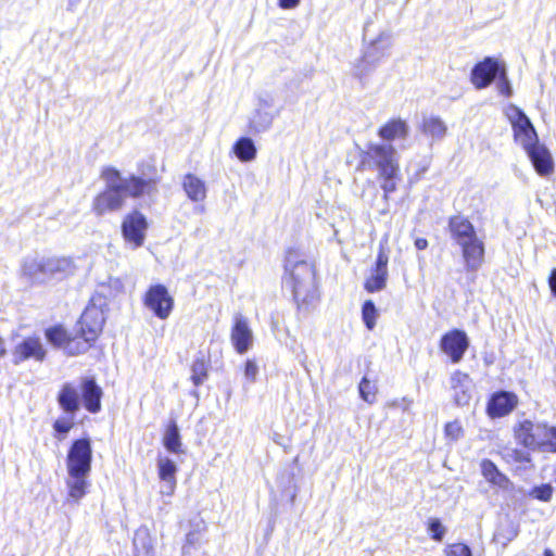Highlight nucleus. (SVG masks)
Returning a JSON list of instances; mask_svg holds the SVG:
<instances>
[{
	"label": "nucleus",
	"mask_w": 556,
	"mask_h": 556,
	"mask_svg": "<svg viewBox=\"0 0 556 556\" xmlns=\"http://www.w3.org/2000/svg\"><path fill=\"white\" fill-rule=\"evenodd\" d=\"M102 177L106 188L92 201V211L97 216L122 210L126 197L139 198L143 194H154L157 191V179L155 178H143L135 175L124 177L115 168L105 169Z\"/></svg>",
	"instance_id": "f257e3e1"
},
{
	"label": "nucleus",
	"mask_w": 556,
	"mask_h": 556,
	"mask_svg": "<svg viewBox=\"0 0 556 556\" xmlns=\"http://www.w3.org/2000/svg\"><path fill=\"white\" fill-rule=\"evenodd\" d=\"M283 283L292 291L299 308L309 311L318 301L316 271L312 263L298 252L286 256Z\"/></svg>",
	"instance_id": "f03ea898"
},
{
	"label": "nucleus",
	"mask_w": 556,
	"mask_h": 556,
	"mask_svg": "<svg viewBox=\"0 0 556 556\" xmlns=\"http://www.w3.org/2000/svg\"><path fill=\"white\" fill-rule=\"evenodd\" d=\"M361 155L363 165L377 170L383 198L387 200L389 194L396 190L401 180L397 150L388 142L369 143Z\"/></svg>",
	"instance_id": "7ed1b4c3"
},
{
	"label": "nucleus",
	"mask_w": 556,
	"mask_h": 556,
	"mask_svg": "<svg viewBox=\"0 0 556 556\" xmlns=\"http://www.w3.org/2000/svg\"><path fill=\"white\" fill-rule=\"evenodd\" d=\"M518 443L533 451L556 452V428L542 422L522 420L514 429Z\"/></svg>",
	"instance_id": "20e7f679"
},
{
	"label": "nucleus",
	"mask_w": 556,
	"mask_h": 556,
	"mask_svg": "<svg viewBox=\"0 0 556 556\" xmlns=\"http://www.w3.org/2000/svg\"><path fill=\"white\" fill-rule=\"evenodd\" d=\"M102 303L91 302L83 312L78 321L77 332L87 341L94 342L102 331L105 321V308Z\"/></svg>",
	"instance_id": "39448f33"
},
{
	"label": "nucleus",
	"mask_w": 556,
	"mask_h": 556,
	"mask_svg": "<svg viewBox=\"0 0 556 556\" xmlns=\"http://www.w3.org/2000/svg\"><path fill=\"white\" fill-rule=\"evenodd\" d=\"M507 117L513 125L515 140L525 151L539 143L532 123L520 109L511 105L507 110Z\"/></svg>",
	"instance_id": "423d86ee"
},
{
	"label": "nucleus",
	"mask_w": 556,
	"mask_h": 556,
	"mask_svg": "<svg viewBox=\"0 0 556 556\" xmlns=\"http://www.w3.org/2000/svg\"><path fill=\"white\" fill-rule=\"evenodd\" d=\"M143 304L157 318L165 320L173 312L174 298L164 285L156 283L150 286L147 290L143 296Z\"/></svg>",
	"instance_id": "0eeeda50"
},
{
	"label": "nucleus",
	"mask_w": 556,
	"mask_h": 556,
	"mask_svg": "<svg viewBox=\"0 0 556 556\" xmlns=\"http://www.w3.org/2000/svg\"><path fill=\"white\" fill-rule=\"evenodd\" d=\"M92 448L89 439H78L73 442L66 457L67 472L90 475Z\"/></svg>",
	"instance_id": "6e6552de"
},
{
	"label": "nucleus",
	"mask_w": 556,
	"mask_h": 556,
	"mask_svg": "<svg viewBox=\"0 0 556 556\" xmlns=\"http://www.w3.org/2000/svg\"><path fill=\"white\" fill-rule=\"evenodd\" d=\"M148 230V220L139 211L127 214L122 223L124 240L132 250L143 245Z\"/></svg>",
	"instance_id": "1a4fd4ad"
},
{
	"label": "nucleus",
	"mask_w": 556,
	"mask_h": 556,
	"mask_svg": "<svg viewBox=\"0 0 556 556\" xmlns=\"http://www.w3.org/2000/svg\"><path fill=\"white\" fill-rule=\"evenodd\" d=\"M504 66L496 59L488 56L473 66L470 81L476 89H484L493 83Z\"/></svg>",
	"instance_id": "9d476101"
},
{
	"label": "nucleus",
	"mask_w": 556,
	"mask_h": 556,
	"mask_svg": "<svg viewBox=\"0 0 556 556\" xmlns=\"http://www.w3.org/2000/svg\"><path fill=\"white\" fill-rule=\"evenodd\" d=\"M389 253L383 243H380L375 266L365 281V289L370 292H378L386 288L388 280Z\"/></svg>",
	"instance_id": "9b49d317"
},
{
	"label": "nucleus",
	"mask_w": 556,
	"mask_h": 556,
	"mask_svg": "<svg viewBox=\"0 0 556 556\" xmlns=\"http://www.w3.org/2000/svg\"><path fill=\"white\" fill-rule=\"evenodd\" d=\"M440 345L453 363H458L469 346V339L465 331L455 329L442 337Z\"/></svg>",
	"instance_id": "f8f14e48"
},
{
	"label": "nucleus",
	"mask_w": 556,
	"mask_h": 556,
	"mask_svg": "<svg viewBox=\"0 0 556 556\" xmlns=\"http://www.w3.org/2000/svg\"><path fill=\"white\" fill-rule=\"evenodd\" d=\"M231 342L239 354L248 352L254 341L253 331L249 326L247 317L237 314L233 318V326L230 333Z\"/></svg>",
	"instance_id": "ddd939ff"
},
{
	"label": "nucleus",
	"mask_w": 556,
	"mask_h": 556,
	"mask_svg": "<svg viewBox=\"0 0 556 556\" xmlns=\"http://www.w3.org/2000/svg\"><path fill=\"white\" fill-rule=\"evenodd\" d=\"M125 292V285L122 278L109 276L98 282L91 302L102 303L101 307L108 308L109 302Z\"/></svg>",
	"instance_id": "4468645a"
},
{
	"label": "nucleus",
	"mask_w": 556,
	"mask_h": 556,
	"mask_svg": "<svg viewBox=\"0 0 556 556\" xmlns=\"http://www.w3.org/2000/svg\"><path fill=\"white\" fill-rule=\"evenodd\" d=\"M450 386L455 404L458 406L469 405L473 393V382L469 375L455 370L451 375Z\"/></svg>",
	"instance_id": "2eb2a0df"
},
{
	"label": "nucleus",
	"mask_w": 556,
	"mask_h": 556,
	"mask_svg": "<svg viewBox=\"0 0 556 556\" xmlns=\"http://www.w3.org/2000/svg\"><path fill=\"white\" fill-rule=\"evenodd\" d=\"M157 476L161 481V494L172 496L175 492L178 467L176 463L167 456L159 455L156 459Z\"/></svg>",
	"instance_id": "dca6fc26"
},
{
	"label": "nucleus",
	"mask_w": 556,
	"mask_h": 556,
	"mask_svg": "<svg viewBox=\"0 0 556 556\" xmlns=\"http://www.w3.org/2000/svg\"><path fill=\"white\" fill-rule=\"evenodd\" d=\"M46 356V350L41 341L38 338H26L18 343L13 352L14 362L21 363L29 358H34L37 362L43 361Z\"/></svg>",
	"instance_id": "f3484780"
},
{
	"label": "nucleus",
	"mask_w": 556,
	"mask_h": 556,
	"mask_svg": "<svg viewBox=\"0 0 556 556\" xmlns=\"http://www.w3.org/2000/svg\"><path fill=\"white\" fill-rule=\"evenodd\" d=\"M23 275L34 283H46L50 280L48 257H28L22 266Z\"/></svg>",
	"instance_id": "a211bd4d"
},
{
	"label": "nucleus",
	"mask_w": 556,
	"mask_h": 556,
	"mask_svg": "<svg viewBox=\"0 0 556 556\" xmlns=\"http://www.w3.org/2000/svg\"><path fill=\"white\" fill-rule=\"evenodd\" d=\"M526 152L539 175L548 176L553 173L554 161L545 146L538 143Z\"/></svg>",
	"instance_id": "6ab92c4d"
},
{
	"label": "nucleus",
	"mask_w": 556,
	"mask_h": 556,
	"mask_svg": "<svg viewBox=\"0 0 556 556\" xmlns=\"http://www.w3.org/2000/svg\"><path fill=\"white\" fill-rule=\"evenodd\" d=\"M518 400L514 393L498 392L495 393L488 404V413L491 417H503L509 414L517 405Z\"/></svg>",
	"instance_id": "aec40b11"
},
{
	"label": "nucleus",
	"mask_w": 556,
	"mask_h": 556,
	"mask_svg": "<svg viewBox=\"0 0 556 556\" xmlns=\"http://www.w3.org/2000/svg\"><path fill=\"white\" fill-rule=\"evenodd\" d=\"M391 46V35L386 31L380 33L365 49L366 60L379 65L381 60L389 54Z\"/></svg>",
	"instance_id": "412c9836"
},
{
	"label": "nucleus",
	"mask_w": 556,
	"mask_h": 556,
	"mask_svg": "<svg viewBox=\"0 0 556 556\" xmlns=\"http://www.w3.org/2000/svg\"><path fill=\"white\" fill-rule=\"evenodd\" d=\"M270 100H261L258 108L255 110L251 121L250 127L254 132H263L269 129L271 126L275 114H273L269 109L271 108Z\"/></svg>",
	"instance_id": "4be33fe9"
},
{
	"label": "nucleus",
	"mask_w": 556,
	"mask_h": 556,
	"mask_svg": "<svg viewBox=\"0 0 556 556\" xmlns=\"http://www.w3.org/2000/svg\"><path fill=\"white\" fill-rule=\"evenodd\" d=\"M84 405L90 413L101 409L102 390L93 379H84L80 386Z\"/></svg>",
	"instance_id": "5701e85b"
},
{
	"label": "nucleus",
	"mask_w": 556,
	"mask_h": 556,
	"mask_svg": "<svg viewBox=\"0 0 556 556\" xmlns=\"http://www.w3.org/2000/svg\"><path fill=\"white\" fill-rule=\"evenodd\" d=\"M463 256L468 270H477L483 262L484 248L483 243L475 238L468 242L460 244Z\"/></svg>",
	"instance_id": "b1692460"
},
{
	"label": "nucleus",
	"mask_w": 556,
	"mask_h": 556,
	"mask_svg": "<svg viewBox=\"0 0 556 556\" xmlns=\"http://www.w3.org/2000/svg\"><path fill=\"white\" fill-rule=\"evenodd\" d=\"M77 270V266L71 257H48V271L51 279H64L73 276Z\"/></svg>",
	"instance_id": "393cba45"
},
{
	"label": "nucleus",
	"mask_w": 556,
	"mask_h": 556,
	"mask_svg": "<svg viewBox=\"0 0 556 556\" xmlns=\"http://www.w3.org/2000/svg\"><path fill=\"white\" fill-rule=\"evenodd\" d=\"M58 403L64 413L74 416L80 407V392L72 383H65L58 395Z\"/></svg>",
	"instance_id": "a878e982"
},
{
	"label": "nucleus",
	"mask_w": 556,
	"mask_h": 556,
	"mask_svg": "<svg viewBox=\"0 0 556 556\" xmlns=\"http://www.w3.org/2000/svg\"><path fill=\"white\" fill-rule=\"evenodd\" d=\"M182 189L192 202H203L206 199L207 187L204 180L194 174L182 177Z\"/></svg>",
	"instance_id": "bb28decb"
},
{
	"label": "nucleus",
	"mask_w": 556,
	"mask_h": 556,
	"mask_svg": "<svg viewBox=\"0 0 556 556\" xmlns=\"http://www.w3.org/2000/svg\"><path fill=\"white\" fill-rule=\"evenodd\" d=\"M89 476L90 475L67 472L66 486L68 489V500L78 503L87 494L90 485L88 480Z\"/></svg>",
	"instance_id": "cd10ccee"
},
{
	"label": "nucleus",
	"mask_w": 556,
	"mask_h": 556,
	"mask_svg": "<svg viewBox=\"0 0 556 556\" xmlns=\"http://www.w3.org/2000/svg\"><path fill=\"white\" fill-rule=\"evenodd\" d=\"M448 226L453 237L459 245L477 238L472 224L465 217H452Z\"/></svg>",
	"instance_id": "c85d7f7f"
},
{
	"label": "nucleus",
	"mask_w": 556,
	"mask_h": 556,
	"mask_svg": "<svg viewBox=\"0 0 556 556\" xmlns=\"http://www.w3.org/2000/svg\"><path fill=\"white\" fill-rule=\"evenodd\" d=\"M378 134L381 139L390 143L395 139H405L408 134V126L403 119H392L384 124Z\"/></svg>",
	"instance_id": "c756f323"
},
{
	"label": "nucleus",
	"mask_w": 556,
	"mask_h": 556,
	"mask_svg": "<svg viewBox=\"0 0 556 556\" xmlns=\"http://www.w3.org/2000/svg\"><path fill=\"white\" fill-rule=\"evenodd\" d=\"M422 132L432 140H442L446 132L447 126L444 121L435 115L424 116L421 123Z\"/></svg>",
	"instance_id": "7c9ffc66"
},
{
	"label": "nucleus",
	"mask_w": 556,
	"mask_h": 556,
	"mask_svg": "<svg viewBox=\"0 0 556 556\" xmlns=\"http://www.w3.org/2000/svg\"><path fill=\"white\" fill-rule=\"evenodd\" d=\"M481 471L483 477L492 484L501 488V489H508L510 482L508 478L503 475L494 463H492L489 459H484L481 462Z\"/></svg>",
	"instance_id": "2f4dec72"
},
{
	"label": "nucleus",
	"mask_w": 556,
	"mask_h": 556,
	"mask_svg": "<svg viewBox=\"0 0 556 556\" xmlns=\"http://www.w3.org/2000/svg\"><path fill=\"white\" fill-rule=\"evenodd\" d=\"M163 445L164 447L174 454L184 453L182 443L180 439L179 428L176 421H170L166 427V430L163 435Z\"/></svg>",
	"instance_id": "473e14b6"
},
{
	"label": "nucleus",
	"mask_w": 556,
	"mask_h": 556,
	"mask_svg": "<svg viewBox=\"0 0 556 556\" xmlns=\"http://www.w3.org/2000/svg\"><path fill=\"white\" fill-rule=\"evenodd\" d=\"M233 152L242 162H250L256 156L255 144L250 138H240L233 147Z\"/></svg>",
	"instance_id": "72a5a7b5"
},
{
	"label": "nucleus",
	"mask_w": 556,
	"mask_h": 556,
	"mask_svg": "<svg viewBox=\"0 0 556 556\" xmlns=\"http://www.w3.org/2000/svg\"><path fill=\"white\" fill-rule=\"evenodd\" d=\"M135 556H153V545L146 530L136 532L134 538Z\"/></svg>",
	"instance_id": "f704fd0d"
},
{
	"label": "nucleus",
	"mask_w": 556,
	"mask_h": 556,
	"mask_svg": "<svg viewBox=\"0 0 556 556\" xmlns=\"http://www.w3.org/2000/svg\"><path fill=\"white\" fill-rule=\"evenodd\" d=\"M91 343V341H87V338H81L77 332L74 338H68L63 350L67 355L75 356L85 353L90 348Z\"/></svg>",
	"instance_id": "c9c22d12"
},
{
	"label": "nucleus",
	"mask_w": 556,
	"mask_h": 556,
	"mask_svg": "<svg viewBox=\"0 0 556 556\" xmlns=\"http://www.w3.org/2000/svg\"><path fill=\"white\" fill-rule=\"evenodd\" d=\"M358 390L361 397L365 402L372 404L376 401L377 386L366 377L361 380Z\"/></svg>",
	"instance_id": "e433bc0d"
},
{
	"label": "nucleus",
	"mask_w": 556,
	"mask_h": 556,
	"mask_svg": "<svg viewBox=\"0 0 556 556\" xmlns=\"http://www.w3.org/2000/svg\"><path fill=\"white\" fill-rule=\"evenodd\" d=\"M362 317L369 330H372L376 326L378 313L372 301L368 300L364 303L362 308Z\"/></svg>",
	"instance_id": "4c0bfd02"
},
{
	"label": "nucleus",
	"mask_w": 556,
	"mask_h": 556,
	"mask_svg": "<svg viewBox=\"0 0 556 556\" xmlns=\"http://www.w3.org/2000/svg\"><path fill=\"white\" fill-rule=\"evenodd\" d=\"M48 341L55 345L64 349L66 341L68 340L65 329L62 327H53L46 331Z\"/></svg>",
	"instance_id": "58836bf2"
},
{
	"label": "nucleus",
	"mask_w": 556,
	"mask_h": 556,
	"mask_svg": "<svg viewBox=\"0 0 556 556\" xmlns=\"http://www.w3.org/2000/svg\"><path fill=\"white\" fill-rule=\"evenodd\" d=\"M377 66V63L368 62L366 60V54L364 53L363 56L354 65V75L362 79L374 72Z\"/></svg>",
	"instance_id": "ea45409f"
},
{
	"label": "nucleus",
	"mask_w": 556,
	"mask_h": 556,
	"mask_svg": "<svg viewBox=\"0 0 556 556\" xmlns=\"http://www.w3.org/2000/svg\"><path fill=\"white\" fill-rule=\"evenodd\" d=\"M73 419H74V416L68 415L67 417H62L54 421V425H53L54 430L59 434H62V435L58 437L59 440H63L64 435L66 433H68L70 430L73 428V426H74Z\"/></svg>",
	"instance_id": "a19ab883"
},
{
	"label": "nucleus",
	"mask_w": 556,
	"mask_h": 556,
	"mask_svg": "<svg viewBox=\"0 0 556 556\" xmlns=\"http://www.w3.org/2000/svg\"><path fill=\"white\" fill-rule=\"evenodd\" d=\"M445 437L452 441H457L464 435V429L459 420H453L444 427Z\"/></svg>",
	"instance_id": "79ce46f5"
},
{
	"label": "nucleus",
	"mask_w": 556,
	"mask_h": 556,
	"mask_svg": "<svg viewBox=\"0 0 556 556\" xmlns=\"http://www.w3.org/2000/svg\"><path fill=\"white\" fill-rule=\"evenodd\" d=\"M192 376L191 379L195 386H200L203 383L206 377V366L205 363L201 359H197L193 362L191 367Z\"/></svg>",
	"instance_id": "37998d69"
},
{
	"label": "nucleus",
	"mask_w": 556,
	"mask_h": 556,
	"mask_svg": "<svg viewBox=\"0 0 556 556\" xmlns=\"http://www.w3.org/2000/svg\"><path fill=\"white\" fill-rule=\"evenodd\" d=\"M428 530L434 541L441 542L446 533L445 527L438 518H432L428 522Z\"/></svg>",
	"instance_id": "c03bdc74"
},
{
	"label": "nucleus",
	"mask_w": 556,
	"mask_h": 556,
	"mask_svg": "<svg viewBox=\"0 0 556 556\" xmlns=\"http://www.w3.org/2000/svg\"><path fill=\"white\" fill-rule=\"evenodd\" d=\"M496 88L498 92L505 97H510L513 93L510 83L507 77L506 68L504 67L497 75Z\"/></svg>",
	"instance_id": "a18cd8bd"
},
{
	"label": "nucleus",
	"mask_w": 556,
	"mask_h": 556,
	"mask_svg": "<svg viewBox=\"0 0 556 556\" xmlns=\"http://www.w3.org/2000/svg\"><path fill=\"white\" fill-rule=\"evenodd\" d=\"M444 553L446 556H471V549L464 543H454L445 547Z\"/></svg>",
	"instance_id": "49530a36"
},
{
	"label": "nucleus",
	"mask_w": 556,
	"mask_h": 556,
	"mask_svg": "<svg viewBox=\"0 0 556 556\" xmlns=\"http://www.w3.org/2000/svg\"><path fill=\"white\" fill-rule=\"evenodd\" d=\"M553 494V488L549 484H543L532 490L531 495L540 501L547 502Z\"/></svg>",
	"instance_id": "de8ad7c7"
},
{
	"label": "nucleus",
	"mask_w": 556,
	"mask_h": 556,
	"mask_svg": "<svg viewBox=\"0 0 556 556\" xmlns=\"http://www.w3.org/2000/svg\"><path fill=\"white\" fill-rule=\"evenodd\" d=\"M257 372H258V367H257L256 363L251 359L247 361L245 367H244L245 378L249 381L254 382L256 380Z\"/></svg>",
	"instance_id": "09e8293b"
},
{
	"label": "nucleus",
	"mask_w": 556,
	"mask_h": 556,
	"mask_svg": "<svg viewBox=\"0 0 556 556\" xmlns=\"http://www.w3.org/2000/svg\"><path fill=\"white\" fill-rule=\"evenodd\" d=\"M299 3L300 0H279V7L285 10L294 9Z\"/></svg>",
	"instance_id": "8fccbe9b"
},
{
	"label": "nucleus",
	"mask_w": 556,
	"mask_h": 556,
	"mask_svg": "<svg viewBox=\"0 0 556 556\" xmlns=\"http://www.w3.org/2000/svg\"><path fill=\"white\" fill-rule=\"evenodd\" d=\"M548 285H549L552 293L556 296V268L553 269L549 275Z\"/></svg>",
	"instance_id": "3c124183"
},
{
	"label": "nucleus",
	"mask_w": 556,
	"mask_h": 556,
	"mask_svg": "<svg viewBox=\"0 0 556 556\" xmlns=\"http://www.w3.org/2000/svg\"><path fill=\"white\" fill-rule=\"evenodd\" d=\"M416 249L425 250L428 248V241L425 238H417L414 242Z\"/></svg>",
	"instance_id": "603ef678"
},
{
	"label": "nucleus",
	"mask_w": 556,
	"mask_h": 556,
	"mask_svg": "<svg viewBox=\"0 0 556 556\" xmlns=\"http://www.w3.org/2000/svg\"><path fill=\"white\" fill-rule=\"evenodd\" d=\"M515 454H516V459L519 460V462H530V457L528 454L523 453V452H518V451H515Z\"/></svg>",
	"instance_id": "864d4df0"
},
{
	"label": "nucleus",
	"mask_w": 556,
	"mask_h": 556,
	"mask_svg": "<svg viewBox=\"0 0 556 556\" xmlns=\"http://www.w3.org/2000/svg\"><path fill=\"white\" fill-rule=\"evenodd\" d=\"M401 404H406L404 407L406 409L407 406L410 404V402L406 401V399H402L401 402L394 401V402L390 403V406H401Z\"/></svg>",
	"instance_id": "5fc2aeb1"
},
{
	"label": "nucleus",
	"mask_w": 556,
	"mask_h": 556,
	"mask_svg": "<svg viewBox=\"0 0 556 556\" xmlns=\"http://www.w3.org/2000/svg\"><path fill=\"white\" fill-rule=\"evenodd\" d=\"M79 2L80 0H68L67 10L73 11Z\"/></svg>",
	"instance_id": "6e6d98bb"
},
{
	"label": "nucleus",
	"mask_w": 556,
	"mask_h": 556,
	"mask_svg": "<svg viewBox=\"0 0 556 556\" xmlns=\"http://www.w3.org/2000/svg\"><path fill=\"white\" fill-rule=\"evenodd\" d=\"M5 354V346L3 340L0 338V357Z\"/></svg>",
	"instance_id": "4d7b16f0"
},
{
	"label": "nucleus",
	"mask_w": 556,
	"mask_h": 556,
	"mask_svg": "<svg viewBox=\"0 0 556 556\" xmlns=\"http://www.w3.org/2000/svg\"><path fill=\"white\" fill-rule=\"evenodd\" d=\"M193 539H194V534L193 533H188L187 534V543L193 544Z\"/></svg>",
	"instance_id": "13d9d810"
},
{
	"label": "nucleus",
	"mask_w": 556,
	"mask_h": 556,
	"mask_svg": "<svg viewBox=\"0 0 556 556\" xmlns=\"http://www.w3.org/2000/svg\"><path fill=\"white\" fill-rule=\"evenodd\" d=\"M545 556H553L552 552L551 551H546L545 552Z\"/></svg>",
	"instance_id": "bf43d9fd"
}]
</instances>
